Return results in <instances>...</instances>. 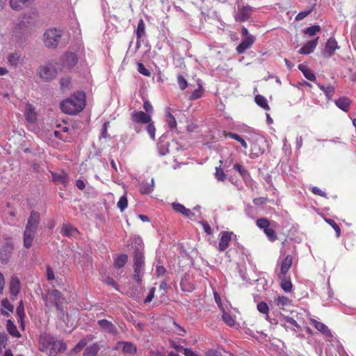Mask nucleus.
Here are the masks:
<instances>
[{"mask_svg": "<svg viewBox=\"0 0 356 356\" xmlns=\"http://www.w3.org/2000/svg\"><path fill=\"white\" fill-rule=\"evenodd\" d=\"M86 97L83 92H77L62 102V111L70 115H75L81 112L85 107Z\"/></svg>", "mask_w": 356, "mask_h": 356, "instance_id": "nucleus-1", "label": "nucleus"}, {"mask_svg": "<svg viewBox=\"0 0 356 356\" xmlns=\"http://www.w3.org/2000/svg\"><path fill=\"white\" fill-rule=\"evenodd\" d=\"M40 221V216L39 213L31 211L24 232V245L27 249L33 245Z\"/></svg>", "mask_w": 356, "mask_h": 356, "instance_id": "nucleus-2", "label": "nucleus"}, {"mask_svg": "<svg viewBox=\"0 0 356 356\" xmlns=\"http://www.w3.org/2000/svg\"><path fill=\"white\" fill-rule=\"evenodd\" d=\"M138 241L139 248L136 249L134 255V274L133 278L138 283H140L143 275L144 255L143 252V245L141 244L142 241L140 238H138Z\"/></svg>", "mask_w": 356, "mask_h": 356, "instance_id": "nucleus-3", "label": "nucleus"}, {"mask_svg": "<svg viewBox=\"0 0 356 356\" xmlns=\"http://www.w3.org/2000/svg\"><path fill=\"white\" fill-rule=\"evenodd\" d=\"M63 36V32L60 29H49L44 33V45L49 48H56Z\"/></svg>", "mask_w": 356, "mask_h": 356, "instance_id": "nucleus-4", "label": "nucleus"}, {"mask_svg": "<svg viewBox=\"0 0 356 356\" xmlns=\"http://www.w3.org/2000/svg\"><path fill=\"white\" fill-rule=\"evenodd\" d=\"M37 74L43 81L49 82L56 78L58 71L54 64L47 63L39 67Z\"/></svg>", "mask_w": 356, "mask_h": 356, "instance_id": "nucleus-5", "label": "nucleus"}, {"mask_svg": "<svg viewBox=\"0 0 356 356\" xmlns=\"http://www.w3.org/2000/svg\"><path fill=\"white\" fill-rule=\"evenodd\" d=\"M256 8L249 5L237 4L236 10L234 13V18L237 22H244L248 21Z\"/></svg>", "mask_w": 356, "mask_h": 356, "instance_id": "nucleus-6", "label": "nucleus"}, {"mask_svg": "<svg viewBox=\"0 0 356 356\" xmlns=\"http://www.w3.org/2000/svg\"><path fill=\"white\" fill-rule=\"evenodd\" d=\"M26 61V56L19 51L10 53L7 56V63L15 68L21 67Z\"/></svg>", "mask_w": 356, "mask_h": 356, "instance_id": "nucleus-7", "label": "nucleus"}, {"mask_svg": "<svg viewBox=\"0 0 356 356\" xmlns=\"http://www.w3.org/2000/svg\"><path fill=\"white\" fill-rule=\"evenodd\" d=\"M60 297V292L56 289L49 291L45 296H43L45 306L50 308L55 305L58 308Z\"/></svg>", "mask_w": 356, "mask_h": 356, "instance_id": "nucleus-8", "label": "nucleus"}, {"mask_svg": "<svg viewBox=\"0 0 356 356\" xmlns=\"http://www.w3.org/2000/svg\"><path fill=\"white\" fill-rule=\"evenodd\" d=\"M131 120L134 124H147L152 120V116L142 111H134L131 113Z\"/></svg>", "mask_w": 356, "mask_h": 356, "instance_id": "nucleus-9", "label": "nucleus"}, {"mask_svg": "<svg viewBox=\"0 0 356 356\" xmlns=\"http://www.w3.org/2000/svg\"><path fill=\"white\" fill-rule=\"evenodd\" d=\"M54 340V338L51 335L47 333L41 334L39 337V350L42 352L50 350Z\"/></svg>", "mask_w": 356, "mask_h": 356, "instance_id": "nucleus-10", "label": "nucleus"}, {"mask_svg": "<svg viewBox=\"0 0 356 356\" xmlns=\"http://www.w3.org/2000/svg\"><path fill=\"white\" fill-rule=\"evenodd\" d=\"M121 348L122 353L125 354H135L137 350L136 346L129 341H118L115 346V350Z\"/></svg>", "mask_w": 356, "mask_h": 356, "instance_id": "nucleus-11", "label": "nucleus"}, {"mask_svg": "<svg viewBox=\"0 0 356 356\" xmlns=\"http://www.w3.org/2000/svg\"><path fill=\"white\" fill-rule=\"evenodd\" d=\"M97 324L100 326L102 330L104 332L113 334L117 335L118 334V331L115 325L106 319L99 320L97 321Z\"/></svg>", "mask_w": 356, "mask_h": 356, "instance_id": "nucleus-12", "label": "nucleus"}, {"mask_svg": "<svg viewBox=\"0 0 356 356\" xmlns=\"http://www.w3.org/2000/svg\"><path fill=\"white\" fill-rule=\"evenodd\" d=\"M255 41L254 36H248L244 38L241 42L237 46L236 51L238 54H241L245 52V51L250 49Z\"/></svg>", "mask_w": 356, "mask_h": 356, "instance_id": "nucleus-13", "label": "nucleus"}, {"mask_svg": "<svg viewBox=\"0 0 356 356\" xmlns=\"http://www.w3.org/2000/svg\"><path fill=\"white\" fill-rule=\"evenodd\" d=\"M339 48V47L337 44L336 40L333 38H329L325 47V50L323 52L324 56L327 58L330 57L333 55L334 51Z\"/></svg>", "mask_w": 356, "mask_h": 356, "instance_id": "nucleus-14", "label": "nucleus"}, {"mask_svg": "<svg viewBox=\"0 0 356 356\" xmlns=\"http://www.w3.org/2000/svg\"><path fill=\"white\" fill-rule=\"evenodd\" d=\"M231 236L232 233L228 232H223L220 234V238L218 247L219 251L223 252L229 247Z\"/></svg>", "mask_w": 356, "mask_h": 356, "instance_id": "nucleus-15", "label": "nucleus"}, {"mask_svg": "<svg viewBox=\"0 0 356 356\" xmlns=\"http://www.w3.org/2000/svg\"><path fill=\"white\" fill-rule=\"evenodd\" d=\"M311 323L318 331L321 332L325 337L329 338L333 337V334H332L331 331L324 323L314 319L311 320Z\"/></svg>", "mask_w": 356, "mask_h": 356, "instance_id": "nucleus-16", "label": "nucleus"}, {"mask_svg": "<svg viewBox=\"0 0 356 356\" xmlns=\"http://www.w3.org/2000/svg\"><path fill=\"white\" fill-rule=\"evenodd\" d=\"M293 262V257L291 255H287L282 261L280 266V273L278 277H283L286 275L287 272L290 269Z\"/></svg>", "mask_w": 356, "mask_h": 356, "instance_id": "nucleus-17", "label": "nucleus"}, {"mask_svg": "<svg viewBox=\"0 0 356 356\" xmlns=\"http://www.w3.org/2000/svg\"><path fill=\"white\" fill-rule=\"evenodd\" d=\"M66 345L61 341L54 340L49 350V356H56L58 353L65 351Z\"/></svg>", "mask_w": 356, "mask_h": 356, "instance_id": "nucleus-18", "label": "nucleus"}, {"mask_svg": "<svg viewBox=\"0 0 356 356\" xmlns=\"http://www.w3.org/2000/svg\"><path fill=\"white\" fill-rule=\"evenodd\" d=\"M172 207L176 212L181 213L185 217L191 219L194 216V213H193L190 209H186L184 205L181 204L180 203L173 202L172 204Z\"/></svg>", "mask_w": 356, "mask_h": 356, "instance_id": "nucleus-19", "label": "nucleus"}, {"mask_svg": "<svg viewBox=\"0 0 356 356\" xmlns=\"http://www.w3.org/2000/svg\"><path fill=\"white\" fill-rule=\"evenodd\" d=\"M318 37L313 40L307 42L299 50V53L301 54H309L314 51L316 47L318 44Z\"/></svg>", "mask_w": 356, "mask_h": 356, "instance_id": "nucleus-20", "label": "nucleus"}, {"mask_svg": "<svg viewBox=\"0 0 356 356\" xmlns=\"http://www.w3.org/2000/svg\"><path fill=\"white\" fill-rule=\"evenodd\" d=\"M13 245L10 244H6L0 250V260L2 262L6 263L11 256L13 252Z\"/></svg>", "mask_w": 356, "mask_h": 356, "instance_id": "nucleus-21", "label": "nucleus"}, {"mask_svg": "<svg viewBox=\"0 0 356 356\" xmlns=\"http://www.w3.org/2000/svg\"><path fill=\"white\" fill-rule=\"evenodd\" d=\"M77 61V57L74 54L67 53L63 57V64L66 67L72 68L76 64Z\"/></svg>", "mask_w": 356, "mask_h": 356, "instance_id": "nucleus-22", "label": "nucleus"}, {"mask_svg": "<svg viewBox=\"0 0 356 356\" xmlns=\"http://www.w3.org/2000/svg\"><path fill=\"white\" fill-rule=\"evenodd\" d=\"M52 179L54 181L63 185H66L69 180L67 174L63 171L59 172H52Z\"/></svg>", "mask_w": 356, "mask_h": 356, "instance_id": "nucleus-23", "label": "nucleus"}, {"mask_svg": "<svg viewBox=\"0 0 356 356\" xmlns=\"http://www.w3.org/2000/svg\"><path fill=\"white\" fill-rule=\"evenodd\" d=\"M10 291L14 296H17L20 291V282L15 276H13L11 278L10 283Z\"/></svg>", "mask_w": 356, "mask_h": 356, "instance_id": "nucleus-24", "label": "nucleus"}, {"mask_svg": "<svg viewBox=\"0 0 356 356\" xmlns=\"http://www.w3.org/2000/svg\"><path fill=\"white\" fill-rule=\"evenodd\" d=\"M154 189V180L152 178L150 183L143 182L139 185V191L143 194L151 193Z\"/></svg>", "mask_w": 356, "mask_h": 356, "instance_id": "nucleus-25", "label": "nucleus"}, {"mask_svg": "<svg viewBox=\"0 0 356 356\" xmlns=\"http://www.w3.org/2000/svg\"><path fill=\"white\" fill-rule=\"evenodd\" d=\"M165 122L170 130H174L177 127V122L175 117L170 113V108L165 111Z\"/></svg>", "mask_w": 356, "mask_h": 356, "instance_id": "nucleus-26", "label": "nucleus"}, {"mask_svg": "<svg viewBox=\"0 0 356 356\" xmlns=\"http://www.w3.org/2000/svg\"><path fill=\"white\" fill-rule=\"evenodd\" d=\"M335 104L342 111L347 112L350 107V100L347 97H341L335 101Z\"/></svg>", "mask_w": 356, "mask_h": 356, "instance_id": "nucleus-27", "label": "nucleus"}, {"mask_svg": "<svg viewBox=\"0 0 356 356\" xmlns=\"http://www.w3.org/2000/svg\"><path fill=\"white\" fill-rule=\"evenodd\" d=\"M298 69L302 72L306 79L311 81L316 80V75L305 65L300 64Z\"/></svg>", "mask_w": 356, "mask_h": 356, "instance_id": "nucleus-28", "label": "nucleus"}, {"mask_svg": "<svg viewBox=\"0 0 356 356\" xmlns=\"http://www.w3.org/2000/svg\"><path fill=\"white\" fill-rule=\"evenodd\" d=\"M275 304L280 309H284L285 307L291 305V300L284 296H278L276 298H275Z\"/></svg>", "mask_w": 356, "mask_h": 356, "instance_id": "nucleus-29", "label": "nucleus"}, {"mask_svg": "<svg viewBox=\"0 0 356 356\" xmlns=\"http://www.w3.org/2000/svg\"><path fill=\"white\" fill-rule=\"evenodd\" d=\"M78 230L69 224H64L61 229V233L66 236H74Z\"/></svg>", "mask_w": 356, "mask_h": 356, "instance_id": "nucleus-30", "label": "nucleus"}, {"mask_svg": "<svg viewBox=\"0 0 356 356\" xmlns=\"http://www.w3.org/2000/svg\"><path fill=\"white\" fill-rule=\"evenodd\" d=\"M25 116L29 122H34L36 120V113L33 106L28 104L26 106Z\"/></svg>", "mask_w": 356, "mask_h": 356, "instance_id": "nucleus-31", "label": "nucleus"}, {"mask_svg": "<svg viewBox=\"0 0 356 356\" xmlns=\"http://www.w3.org/2000/svg\"><path fill=\"white\" fill-rule=\"evenodd\" d=\"M33 0H10V4L11 8L15 10H19L23 6L29 4Z\"/></svg>", "mask_w": 356, "mask_h": 356, "instance_id": "nucleus-32", "label": "nucleus"}, {"mask_svg": "<svg viewBox=\"0 0 356 356\" xmlns=\"http://www.w3.org/2000/svg\"><path fill=\"white\" fill-rule=\"evenodd\" d=\"M281 280L280 286L285 292H290L292 289L293 285L289 278L286 275L283 277H278Z\"/></svg>", "mask_w": 356, "mask_h": 356, "instance_id": "nucleus-33", "label": "nucleus"}, {"mask_svg": "<svg viewBox=\"0 0 356 356\" xmlns=\"http://www.w3.org/2000/svg\"><path fill=\"white\" fill-rule=\"evenodd\" d=\"M99 350V346L97 343H95L88 346L85 351L84 355L86 356H96Z\"/></svg>", "mask_w": 356, "mask_h": 356, "instance_id": "nucleus-34", "label": "nucleus"}, {"mask_svg": "<svg viewBox=\"0 0 356 356\" xmlns=\"http://www.w3.org/2000/svg\"><path fill=\"white\" fill-rule=\"evenodd\" d=\"M6 327L8 333L15 337H19L21 336L19 332L18 331L17 327L14 325V323L8 320L6 323Z\"/></svg>", "mask_w": 356, "mask_h": 356, "instance_id": "nucleus-35", "label": "nucleus"}, {"mask_svg": "<svg viewBox=\"0 0 356 356\" xmlns=\"http://www.w3.org/2000/svg\"><path fill=\"white\" fill-rule=\"evenodd\" d=\"M224 134L225 136L227 137V136H229L232 139H234L236 140H237L238 143H241V146L244 148V149H247L248 148V144L247 143L245 142V140L242 138L238 134H235V133H232V132H224Z\"/></svg>", "mask_w": 356, "mask_h": 356, "instance_id": "nucleus-36", "label": "nucleus"}, {"mask_svg": "<svg viewBox=\"0 0 356 356\" xmlns=\"http://www.w3.org/2000/svg\"><path fill=\"white\" fill-rule=\"evenodd\" d=\"M254 100L257 104L264 110L268 111L270 109L267 99L264 96L257 95L255 96Z\"/></svg>", "mask_w": 356, "mask_h": 356, "instance_id": "nucleus-37", "label": "nucleus"}, {"mask_svg": "<svg viewBox=\"0 0 356 356\" xmlns=\"http://www.w3.org/2000/svg\"><path fill=\"white\" fill-rule=\"evenodd\" d=\"M318 88L325 93L328 99H330L334 92V88L332 86H323L318 84Z\"/></svg>", "mask_w": 356, "mask_h": 356, "instance_id": "nucleus-38", "label": "nucleus"}, {"mask_svg": "<svg viewBox=\"0 0 356 356\" xmlns=\"http://www.w3.org/2000/svg\"><path fill=\"white\" fill-rule=\"evenodd\" d=\"M145 33V24L143 19H140L138 22L137 29H136V36L138 39H140Z\"/></svg>", "mask_w": 356, "mask_h": 356, "instance_id": "nucleus-39", "label": "nucleus"}, {"mask_svg": "<svg viewBox=\"0 0 356 356\" xmlns=\"http://www.w3.org/2000/svg\"><path fill=\"white\" fill-rule=\"evenodd\" d=\"M94 339V336L89 335L87 338L81 339L75 346L74 350L76 352L80 351L82 348H83L88 343V341L92 340Z\"/></svg>", "mask_w": 356, "mask_h": 356, "instance_id": "nucleus-40", "label": "nucleus"}, {"mask_svg": "<svg viewBox=\"0 0 356 356\" xmlns=\"http://www.w3.org/2000/svg\"><path fill=\"white\" fill-rule=\"evenodd\" d=\"M127 256L126 254H121L118 256L114 262V266L115 268H122L124 266V264L127 261Z\"/></svg>", "mask_w": 356, "mask_h": 356, "instance_id": "nucleus-41", "label": "nucleus"}, {"mask_svg": "<svg viewBox=\"0 0 356 356\" xmlns=\"http://www.w3.org/2000/svg\"><path fill=\"white\" fill-rule=\"evenodd\" d=\"M320 31H321V27L318 25L312 26L310 27H308V28L304 29V31H303V32L305 34H307L309 36H313Z\"/></svg>", "mask_w": 356, "mask_h": 356, "instance_id": "nucleus-42", "label": "nucleus"}, {"mask_svg": "<svg viewBox=\"0 0 356 356\" xmlns=\"http://www.w3.org/2000/svg\"><path fill=\"white\" fill-rule=\"evenodd\" d=\"M147 126L146 127V131L148 133L149 136L152 140L155 139V133H156V128L154 124V122L152 121V119L149 122L147 123Z\"/></svg>", "mask_w": 356, "mask_h": 356, "instance_id": "nucleus-43", "label": "nucleus"}, {"mask_svg": "<svg viewBox=\"0 0 356 356\" xmlns=\"http://www.w3.org/2000/svg\"><path fill=\"white\" fill-rule=\"evenodd\" d=\"M128 200L126 195H124L120 197L119 201L118 202L117 206L120 210L121 212L124 211L125 209L127 207Z\"/></svg>", "mask_w": 356, "mask_h": 356, "instance_id": "nucleus-44", "label": "nucleus"}, {"mask_svg": "<svg viewBox=\"0 0 356 356\" xmlns=\"http://www.w3.org/2000/svg\"><path fill=\"white\" fill-rule=\"evenodd\" d=\"M270 225V221L267 218H259L257 220V225L260 229H262L264 230H265L266 229L269 227Z\"/></svg>", "mask_w": 356, "mask_h": 356, "instance_id": "nucleus-45", "label": "nucleus"}, {"mask_svg": "<svg viewBox=\"0 0 356 356\" xmlns=\"http://www.w3.org/2000/svg\"><path fill=\"white\" fill-rule=\"evenodd\" d=\"M284 326L286 327L290 328L291 326L296 327L297 328H300V326L297 321L294 320L293 318L286 316L284 318Z\"/></svg>", "mask_w": 356, "mask_h": 356, "instance_id": "nucleus-46", "label": "nucleus"}, {"mask_svg": "<svg viewBox=\"0 0 356 356\" xmlns=\"http://www.w3.org/2000/svg\"><path fill=\"white\" fill-rule=\"evenodd\" d=\"M222 318L227 325L233 327L235 325V321L229 314L224 312Z\"/></svg>", "mask_w": 356, "mask_h": 356, "instance_id": "nucleus-47", "label": "nucleus"}, {"mask_svg": "<svg viewBox=\"0 0 356 356\" xmlns=\"http://www.w3.org/2000/svg\"><path fill=\"white\" fill-rule=\"evenodd\" d=\"M264 233L266 234V235L268 236V239L271 241H274L277 239V234L275 233V232L274 231V229L270 228V227H268L267 229H266L265 230H264Z\"/></svg>", "mask_w": 356, "mask_h": 356, "instance_id": "nucleus-48", "label": "nucleus"}, {"mask_svg": "<svg viewBox=\"0 0 356 356\" xmlns=\"http://www.w3.org/2000/svg\"><path fill=\"white\" fill-rule=\"evenodd\" d=\"M257 309L260 313L268 316L269 308L268 305L265 302H261L257 305Z\"/></svg>", "mask_w": 356, "mask_h": 356, "instance_id": "nucleus-49", "label": "nucleus"}, {"mask_svg": "<svg viewBox=\"0 0 356 356\" xmlns=\"http://www.w3.org/2000/svg\"><path fill=\"white\" fill-rule=\"evenodd\" d=\"M16 313L18 316L19 321L22 322L23 318L25 316L24 308L22 302H20L19 305L16 309Z\"/></svg>", "mask_w": 356, "mask_h": 356, "instance_id": "nucleus-50", "label": "nucleus"}, {"mask_svg": "<svg viewBox=\"0 0 356 356\" xmlns=\"http://www.w3.org/2000/svg\"><path fill=\"white\" fill-rule=\"evenodd\" d=\"M138 71L139 73L146 76H149L151 75L150 71L147 69L143 63L138 64Z\"/></svg>", "mask_w": 356, "mask_h": 356, "instance_id": "nucleus-51", "label": "nucleus"}, {"mask_svg": "<svg viewBox=\"0 0 356 356\" xmlns=\"http://www.w3.org/2000/svg\"><path fill=\"white\" fill-rule=\"evenodd\" d=\"M215 177L218 181H223L226 178V175L220 168H216Z\"/></svg>", "mask_w": 356, "mask_h": 356, "instance_id": "nucleus-52", "label": "nucleus"}, {"mask_svg": "<svg viewBox=\"0 0 356 356\" xmlns=\"http://www.w3.org/2000/svg\"><path fill=\"white\" fill-rule=\"evenodd\" d=\"M143 108L145 111V113H146L152 116V114L153 113V111H154V108H153L152 105L151 104V103L149 101L145 100L144 102Z\"/></svg>", "mask_w": 356, "mask_h": 356, "instance_id": "nucleus-53", "label": "nucleus"}, {"mask_svg": "<svg viewBox=\"0 0 356 356\" xmlns=\"http://www.w3.org/2000/svg\"><path fill=\"white\" fill-rule=\"evenodd\" d=\"M326 222L333 227L336 232L337 236L339 237L341 234V230L338 225L332 219H327Z\"/></svg>", "mask_w": 356, "mask_h": 356, "instance_id": "nucleus-54", "label": "nucleus"}, {"mask_svg": "<svg viewBox=\"0 0 356 356\" xmlns=\"http://www.w3.org/2000/svg\"><path fill=\"white\" fill-rule=\"evenodd\" d=\"M177 83L179 84V88L181 90H184L187 87V86H188L187 81L181 75H179L178 76V77H177Z\"/></svg>", "mask_w": 356, "mask_h": 356, "instance_id": "nucleus-55", "label": "nucleus"}, {"mask_svg": "<svg viewBox=\"0 0 356 356\" xmlns=\"http://www.w3.org/2000/svg\"><path fill=\"white\" fill-rule=\"evenodd\" d=\"M70 84V79L68 76L63 77L60 80V88L63 90L69 87Z\"/></svg>", "mask_w": 356, "mask_h": 356, "instance_id": "nucleus-56", "label": "nucleus"}, {"mask_svg": "<svg viewBox=\"0 0 356 356\" xmlns=\"http://www.w3.org/2000/svg\"><path fill=\"white\" fill-rule=\"evenodd\" d=\"M312 9L311 8L307 10H305V11L299 13L296 17V20L300 21V20L303 19L307 15H309L312 13Z\"/></svg>", "mask_w": 356, "mask_h": 356, "instance_id": "nucleus-57", "label": "nucleus"}, {"mask_svg": "<svg viewBox=\"0 0 356 356\" xmlns=\"http://www.w3.org/2000/svg\"><path fill=\"white\" fill-rule=\"evenodd\" d=\"M155 291H156V289L154 287L152 288L149 291V293L147 295V296L146 297V298L145 299V303H148V302H150L154 296V293H155Z\"/></svg>", "mask_w": 356, "mask_h": 356, "instance_id": "nucleus-58", "label": "nucleus"}, {"mask_svg": "<svg viewBox=\"0 0 356 356\" xmlns=\"http://www.w3.org/2000/svg\"><path fill=\"white\" fill-rule=\"evenodd\" d=\"M1 305L3 308L8 309L10 312L13 310V306L9 302L7 299H3L1 301Z\"/></svg>", "mask_w": 356, "mask_h": 356, "instance_id": "nucleus-59", "label": "nucleus"}, {"mask_svg": "<svg viewBox=\"0 0 356 356\" xmlns=\"http://www.w3.org/2000/svg\"><path fill=\"white\" fill-rule=\"evenodd\" d=\"M267 200V197H256L253 200V203L255 205L260 206L266 203Z\"/></svg>", "mask_w": 356, "mask_h": 356, "instance_id": "nucleus-60", "label": "nucleus"}, {"mask_svg": "<svg viewBox=\"0 0 356 356\" xmlns=\"http://www.w3.org/2000/svg\"><path fill=\"white\" fill-rule=\"evenodd\" d=\"M234 169L237 170L241 175H244L247 172L246 170L238 163L234 165Z\"/></svg>", "mask_w": 356, "mask_h": 356, "instance_id": "nucleus-61", "label": "nucleus"}, {"mask_svg": "<svg viewBox=\"0 0 356 356\" xmlns=\"http://www.w3.org/2000/svg\"><path fill=\"white\" fill-rule=\"evenodd\" d=\"M202 95V89L198 88L193 92V93L191 95V99H197L200 98Z\"/></svg>", "mask_w": 356, "mask_h": 356, "instance_id": "nucleus-62", "label": "nucleus"}, {"mask_svg": "<svg viewBox=\"0 0 356 356\" xmlns=\"http://www.w3.org/2000/svg\"><path fill=\"white\" fill-rule=\"evenodd\" d=\"M205 356H221V353L216 350L211 349L205 353Z\"/></svg>", "mask_w": 356, "mask_h": 356, "instance_id": "nucleus-63", "label": "nucleus"}, {"mask_svg": "<svg viewBox=\"0 0 356 356\" xmlns=\"http://www.w3.org/2000/svg\"><path fill=\"white\" fill-rule=\"evenodd\" d=\"M183 350H184V354L186 356H199L198 354L195 353L190 348H183Z\"/></svg>", "mask_w": 356, "mask_h": 356, "instance_id": "nucleus-64", "label": "nucleus"}]
</instances>
